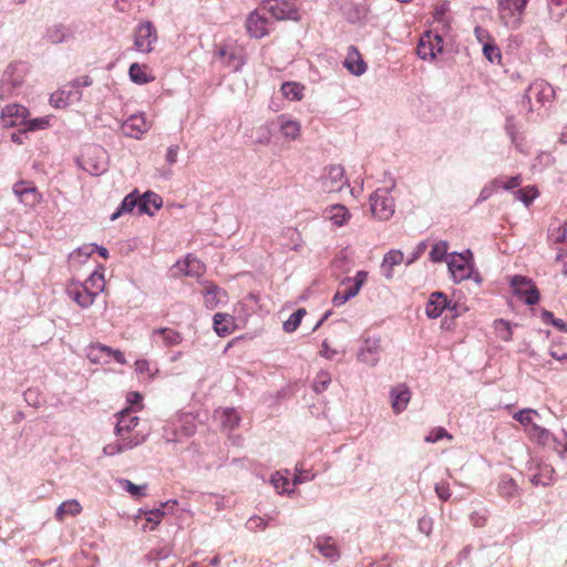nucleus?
<instances>
[{
  "mask_svg": "<svg viewBox=\"0 0 567 567\" xmlns=\"http://www.w3.org/2000/svg\"><path fill=\"white\" fill-rule=\"evenodd\" d=\"M135 368L138 372H148L150 371V363L147 360L141 359L135 362Z\"/></svg>",
  "mask_w": 567,
  "mask_h": 567,
  "instance_id": "nucleus-64",
  "label": "nucleus"
},
{
  "mask_svg": "<svg viewBox=\"0 0 567 567\" xmlns=\"http://www.w3.org/2000/svg\"><path fill=\"white\" fill-rule=\"evenodd\" d=\"M550 354L559 361L567 359V352L561 351L560 347L557 344L551 347Z\"/></svg>",
  "mask_w": 567,
  "mask_h": 567,
  "instance_id": "nucleus-62",
  "label": "nucleus"
},
{
  "mask_svg": "<svg viewBox=\"0 0 567 567\" xmlns=\"http://www.w3.org/2000/svg\"><path fill=\"white\" fill-rule=\"evenodd\" d=\"M442 439L452 440L453 436L444 427H435L429 433L425 441L429 443H435Z\"/></svg>",
  "mask_w": 567,
  "mask_h": 567,
  "instance_id": "nucleus-53",
  "label": "nucleus"
},
{
  "mask_svg": "<svg viewBox=\"0 0 567 567\" xmlns=\"http://www.w3.org/2000/svg\"><path fill=\"white\" fill-rule=\"evenodd\" d=\"M47 37L53 44L61 43L66 38V28L63 24H54L48 29Z\"/></svg>",
  "mask_w": 567,
  "mask_h": 567,
  "instance_id": "nucleus-45",
  "label": "nucleus"
},
{
  "mask_svg": "<svg viewBox=\"0 0 567 567\" xmlns=\"http://www.w3.org/2000/svg\"><path fill=\"white\" fill-rule=\"evenodd\" d=\"M177 505L176 499H169L161 503L158 508L144 512L145 520L153 524L151 529H154L162 522L165 516V509L173 511Z\"/></svg>",
  "mask_w": 567,
  "mask_h": 567,
  "instance_id": "nucleus-26",
  "label": "nucleus"
},
{
  "mask_svg": "<svg viewBox=\"0 0 567 567\" xmlns=\"http://www.w3.org/2000/svg\"><path fill=\"white\" fill-rule=\"evenodd\" d=\"M178 146L177 145H173V146H169L167 148V152H166V162L169 164V165H173L177 162V154H178Z\"/></svg>",
  "mask_w": 567,
  "mask_h": 567,
  "instance_id": "nucleus-59",
  "label": "nucleus"
},
{
  "mask_svg": "<svg viewBox=\"0 0 567 567\" xmlns=\"http://www.w3.org/2000/svg\"><path fill=\"white\" fill-rule=\"evenodd\" d=\"M130 79L136 84H146L155 80L154 74L145 64L133 63L128 70Z\"/></svg>",
  "mask_w": 567,
  "mask_h": 567,
  "instance_id": "nucleus-27",
  "label": "nucleus"
},
{
  "mask_svg": "<svg viewBox=\"0 0 567 567\" xmlns=\"http://www.w3.org/2000/svg\"><path fill=\"white\" fill-rule=\"evenodd\" d=\"M316 547L318 548L320 554L322 556H324L326 558H329V559L333 560L337 557H339L338 548H337L336 544L332 542L331 538H322V539L319 538L317 540Z\"/></svg>",
  "mask_w": 567,
  "mask_h": 567,
  "instance_id": "nucleus-37",
  "label": "nucleus"
},
{
  "mask_svg": "<svg viewBox=\"0 0 567 567\" xmlns=\"http://www.w3.org/2000/svg\"><path fill=\"white\" fill-rule=\"evenodd\" d=\"M498 492L506 498H512L517 495V485L513 478L503 477L498 484Z\"/></svg>",
  "mask_w": 567,
  "mask_h": 567,
  "instance_id": "nucleus-44",
  "label": "nucleus"
},
{
  "mask_svg": "<svg viewBox=\"0 0 567 567\" xmlns=\"http://www.w3.org/2000/svg\"><path fill=\"white\" fill-rule=\"evenodd\" d=\"M158 334L162 338L164 346L174 347L183 341V336L179 331L172 328H157L153 330V336Z\"/></svg>",
  "mask_w": 567,
  "mask_h": 567,
  "instance_id": "nucleus-32",
  "label": "nucleus"
},
{
  "mask_svg": "<svg viewBox=\"0 0 567 567\" xmlns=\"http://www.w3.org/2000/svg\"><path fill=\"white\" fill-rule=\"evenodd\" d=\"M301 482L302 480L297 475L295 476L292 483H290V481L282 476L280 473H277L271 477V483L278 493H291V486H295L296 484Z\"/></svg>",
  "mask_w": 567,
  "mask_h": 567,
  "instance_id": "nucleus-36",
  "label": "nucleus"
},
{
  "mask_svg": "<svg viewBox=\"0 0 567 567\" xmlns=\"http://www.w3.org/2000/svg\"><path fill=\"white\" fill-rule=\"evenodd\" d=\"M449 244L445 240L435 243L430 251V258L434 262H441L447 255Z\"/></svg>",
  "mask_w": 567,
  "mask_h": 567,
  "instance_id": "nucleus-47",
  "label": "nucleus"
},
{
  "mask_svg": "<svg viewBox=\"0 0 567 567\" xmlns=\"http://www.w3.org/2000/svg\"><path fill=\"white\" fill-rule=\"evenodd\" d=\"M123 488L130 493L132 496H135V497H143L145 496V489H146V485H136L134 483H132L131 481L128 480H123L121 482Z\"/></svg>",
  "mask_w": 567,
  "mask_h": 567,
  "instance_id": "nucleus-52",
  "label": "nucleus"
},
{
  "mask_svg": "<svg viewBox=\"0 0 567 567\" xmlns=\"http://www.w3.org/2000/svg\"><path fill=\"white\" fill-rule=\"evenodd\" d=\"M13 193L28 207H35L42 200V194L32 182L21 181L13 185Z\"/></svg>",
  "mask_w": 567,
  "mask_h": 567,
  "instance_id": "nucleus-11",
  "label": "nucleus"
},
{
  "mask_svg": "<svg viewBox=\"0 0 567 567\" xmlns=\"http://www.w3.org/2000/svg\"><path fill=\"white\" fill-rule=\"evenodd\" d=\"M72 92L65 89H60L51 94L50 103L55 109L65 107L71 101Z\"/></svg>",
  "mask_w": 567,
  "mask_h": 567,
  "instance_id": "nucleus-42",
  "label": "nucleus"
},
{
  "mask_svg": "<svg viewBox=\"0 0 567 567\" xmlns=\"http://www.w3.org/2000/svg\"><path fill=\"white\" fill-rule=\"evenodd\" d=\"M51 126V116H42L37 118H27L25 126L21 128V132L28 133V132H35L45 130Z\"/></svg>",
  "mask_w": 567,
  "mask_h": 567,
  "instance_id": "nucleus-38",
  "label": "nucleus"
},
{
  "mask_svg": "<svg viewBox=\"0 0 567 567\" xmlns=\"http://www.w3.org/2000/svg\"><path fill=\"white\" fill-rule=\"evenodd\" d=\"M163 205L161 196L153 192H146L142 197L138 198V213L154 215L155 210H158Z\"/></svg>",
  "mask_w": 567,
  "mask_h": 567,
  "instance_id": "nucleus-23",
  "label": "nucleus"
},
{
  "mask_svg": "<svg viewBox=\"0 0 567 567\" xmlns=\"http://www.w3.org/2000/svg\"><path fill=\"white\" fill-rule=\"evenodd\" d=\"M483 53L484 56L491 62V63H499L502 60V54L495 44L487 42L483 47Z\"/></svg>",
  "mask_w": 567,
  "mask_h": 567,
  "instance_id": "nucleus-49",
  "label": "nucleus"
},
{
  "mask_svg": "<svg viewBox=\"0 0 567 567\" xmlns=\"http://www.w3.org/2000/svg\"><path fill=\"white\" fill-rule=\"evenodd\" d=\"M412 398L411 390L404 383L393 386L390 391L391 408L395 414L403 412Z\"/></svg>",
  "mask_w": 567,
  "mask_h": 567,
  "instance_id": "nucleus-15",
  "label": "nucleus"
},
{
  "mask_svg": "<svg viewBox=\"0 0 567 567\" xmlns=\"http://www.w3.org/2000/svg\"><path fill=\"white\" fill-rule=\"evenodd\" d=\"M280 120V132L281 134L289 140H297L301 134V125L298 121L287 118L281 115Z\"/></svg>",
  "mask_w": 567,
  "mask_h": 567,
  "instance_id": "nucleus-31",
  "label": "nucleus"
},
{
  "mask_svg": "<svg viewBox=\"0 0 567 567\" xmlns=\"http://www.w3.org/2000/svg\"><path fill=\"white\" fill-rule=\"evenodd\" d=\"M513 292L524 299L527 305H535L539 300V291L532 279L525 276H514L511 280Z\"/></svg>",
  "mask_w": 567,
  "mask_h": 567,
  "instance_id": "nucleus-9",
  "label": "nucleus"
},
{
  "mask_svg": "<svg viewBox=\"0 0 567 567\" xmlns=\"http://www.w3.org/2000/svg\"><path fill=\"white\" fill-rule=\"evenodd\" d=\"M567 228L565 224H559L558 227L551 228L549 233V239L554 243H561L565 240Z\"/></svg>",
  "mask_w": 567,
  "mask_h": 567,
  "instance_id": "nucleus-54",
  "label": "nucleus"
},
{
  "mask_svg": "<svg viewBox=\"0 0 567 567\" xmlns=\"http://www.w3.org/2000/svg\"><path fill=\"white\" fill-rule=\"evenodd\" d=\"M181 272L188 277L198 278L206 271L205 265L193 255H188L183 261L177 264Z\"/></svg>",
  "mask_w": 567,
  "mask_h": 567,
  "instance_id": "nucleus-22",
  "label": "nucleus"
},
{
  "mask_svg": "<svg viewBox=\"0 0 567 567\" xmlns=\"http://www.w3.org/2000/svg\"><path fill=\"white\" fill-rule=\"evenodd\" d=\"M214 330L219 337H226L235 330V319L228 313L217 312L214 318Z\"/></svg>",
  "mask_w": 567,
  "mask_h": 567,
  "instance_id": "nucleus-24",
  "label": "nucleus"
},
{
  "mask_svg": "<svg viewBox=\"0 0 567 567\" xmlns=\"http://www.w3.org/2000/svg\"><path fill=\"white\" fill-rule=\"evenodd\" d=\"M70 298L81 308H87L93 305L95 295L89 290L83 284L71 285L68 289Z\"/></svg>",
  "mask_w": 567,
  "mask_h": 567,
  "instance_id": "nucleus-17",
  "label": "nucleus"
},
{
  "mask_svg": "<svg viewBox=\"0 0 567 567\" xmlns=\"http://www.w3.org/2000/svg\"><path fill=\"white\" fill-rule=\"evenodd\" d=\"M404 255L401 250H390L383 258V267L388 268L386 277H391V272L394 266L402 264Z\"/></svg>",
  "mask_w": 567,
  "mask_h": 567,
  "instance_id": "nucleus-41",
  "label": "nucleus"
},
{
  "mask_svg": "<svg viewBox=\"0 0 567 567\" xmlns=\"http://www.w3.org/2000/svg\"><path fill=\"white\" fill-rule=\"evenodd\" d=\"M348 184L344 177V168L341 165H330L327 168L324 186L329 192L341 190Z\"/></svg>",
  "mask_w": 567,
  "mask_h": 567,
  "instance_id": "nucleus-16",
  "label": "nucleus"
},
{
  "mask_svg": "<svg viewBox=\"0 0 567 567\" xmlns=\"http://www.w3.org/2000/svg\"><path fill=\"white\" fill-rule=\"evenodd\" d=\"M343 66L353 75H361L367 70V64L362 59L361 53L355 47L348 49L347 56L343 61Z\"/></svg>",
  "mask_w": 567,
  "mask_h": 567,
  "instance_id": "nucleus-18",
  "label": "nucleus"
},
{
  "mask_svg": "<svg viewBox=\"0 0 567 567\" xmlns=\"http://www.w3.org/2000/svg\"><path fill=\"white\" fill-rule=\"evenodd\" d=\"M493 184L498 188L513 189L522 184V177L520 175H516L507 178L506 181H503V178L499 177L494 179Z\"/></svg>",
  "mask_w": 567,
  "mask_h": 567,
  "instance_id": "nucleus-51",
  "label": "nucleus"
},
{
  "mask_svg": "<svg viewBox=\"0 0 567 567\" xmlns=\"http://www.w3.org/2000/svg\"><path fill=\"white\" fill-rule=\"evenodd\" d=\"M382 339L380 336H365L358 352V360L368 365H375L380 360L382 351Z\"/></svg>",
  "mask_w": 567,
  "mask_h": 567,
  "instance_id": "nucleus-8",
  "label": "nucleus"
},
{
  "mask_svg": "<svg viewBox=\"0 0 567 567\" xmlns=\"http://www.w3.org/2000/svg\"><path fill=\"white\" fill-rule=\"evenodd\" d=\"M326 214L327 217L338 227L346 225L351 217L348 208L340 204H336L327 208Z\"/></svg>",
  "mask_w": 567,
  "mask_h": 567,
  "instance_id": "nucleus-28",
  "label": "nucleus"
},
{
  "mask_svg": "<svg viewBox=\"0 0 567 567\" xmlns=\"http://www.w3.org/2000/svg\"><path fill=\"white\" fill-rule=\"evenodd\" d=\"M151 127L152 122L143 113L131 115L122 124L123 133L133 138H141Z\"/></svg>",
  "mask_w": 567,
  "mask_h": 567,
  "instance_id": "nucleus-12",
  "label": "nucleus"
},
{
  "mask_svg": "<svg viewBox=\"0 0 567 567\" xmlns=\"http://www.w3.org/2000/svg\"><path fill=\"white\" fill-rule=\"evenodd\" d=\"M138 424L140 419L133 415L132 409H125L117 414L115 434L120 439L130 441V439H132L135 433H141L140 431H136Z\"/></svg>",
  "mask_w": 567,
  "mask_h": 567,
  "instance_id": "nucleus-10",
  "label": "nucleus"
},
{
  "mask_svg": "<svg viewBox=\"0 0 567 567\" xmlns=\"http://www.w3.org/2000/svg\"><path fill=\"white\" fill-rule=\"evenodd\" d=\"M82 512V506L76 499L63 502L55 512V519L63 522L66 516H76Z\"/></svg>",
  "mask_w": 567,
  "mask_h": 567,
  "instance_id": "nucleus-29",
  "label": "nucleus"
},
{
  "mask_svg": "<svg viewBox=\"0 0 567 567\" xmlns=\"http://www.w3.org/2000/svg\"><path fill=\"white\" fill-rule=\"evenodd\" d=\"M472 252L470 250L465 254H452L447 261L449 270L455 282H462L468 279L473 271Z\"/></svg>",
  "mask_w": 567,
  "mask_h": 567,
  "instance_id": "nucleus-4",
  "label": "nucleus"
},
{
  "mask_svg": "<svg viewBox=\"0 0 567 567\" xmlns=\"http://www.w3.org/2000/svg\"><path fill=\"white\" fill-rule=\"evenodd\" d=\"M349 299H351V298L348 297L346 290H342V288L339 287V289L337 290V292L333 296V303L336 306H341V305H344Z\"/></svg>",
  "mask_w": 567,
  "mask_h": 567,
  "instance_id": "nucleus-58",
  "label": "nucleus"
},
{
  "mask_svg": "<svg viewBox=\"0 0 567 567\" xmlns=\"http://www.w3.org/2000/svg\"><path fill=\"white\" fill-rule=\"evenodd\" d=\"M204 303L208 309H215L221 301V297L226 296L217 285L210 281L203 282Z\"/></svg>",
  "mask_w": 567,
  "mask_h": 567,
  "instance_id": "nucleus-21",
  "label": "nucleus"
},
{
  "mask_svg": "<svg viewBox=\"0 0 567 567\" xmlns=\"http://www.w3.org/2000/svg\"><path fill=\"white\" fill-rule=\"evenodd\" d=\"M516 194L519 200L528 206L538 196V190L535 186H527L519 189Z\"/></svg>",
  "mask_w": 567,
  "mask_h": 567,
  "instance_id": "nucleus-50",
  "label": "nucleus"
},
{
  "mask_svg": "<svg viewBox=\"0 0 567 567\" xmlns=\"http://www.w3.org/2000/svg\"><path fill=\"white\" fill-rule=\"evenodd\" d=\"M249 524L251 528H260L264 529L267 526V522L262 517H251L249 519Z\"/></svg>",
  "mask_w": 567,
  "mask_h": 567,
  "instance_id": "nucleus-63",
  "label": "nucleus"
},
{
  "mask_svg": "<svg viewBox=\"0 0 567 567\" xmlns=\"http://www.w3.org/2000/svg\"><path fill=\"white\" fill-rule=\"evenodd\" d=\"M93 83L92 79L89 75H83L78 79H75L71 85L73 87H80V86H90Z\"/></svg>",
  "mask_w": 567,
  "mask_h": 567,
  "instance_id": "nucleus-60",
  "label": "nucleus"
},
{
  "mask_svg": "<svg viewBox=\"0 0 567 567\" xmlns=\"http://www.w3.org/2000/svg\"><path fill=\"white\" fill-rule=\"evenodd\" d=\"M240 416L234 409H226L221 413V424L227 429H235L239 425Z\"/></svg>",
  "mask_w": 567,
  "mask_h": 567,
  "instance_id": "nucleus-46",
  "label": "nucleus"
},
{
  "mask_svg": "<svg viewBox=\"0 0 567 567\" xmlns=\"http://www.w3.org/2000/svg\"><path fill=\"white\" fill-rule=\"evenodd\" d=\"M270 21L258 11L251 12L246 20V30L250 37L260 39L269 33Z\"/></svg>",
  "mask_w": 567,
  "mask_h": 567,
  "instance_id": "nucleus-14",
  "label": "nucleus"
},
{
  "mask_svg": "<svg viewBox=\"0 0 567 567\" xmlns=\"http://www.w3.org/2000/svg\"><path fill=\"white\" fill-rule=\"evenodd\" d=\"M449 3L447 2H443V3H440L435 7V10H434V19L436 21H443L444 19V16L446 14V12L449 11Z\"/></svg>",
  "mask_w": 567,
  "mask_h": 567,
  "instance_id": "nucleus-57",
  "label": "nucleus"
},
{
  "mask_svg": "<svg viewBox=\"0 0 567 567\" xmlns=\"http://www.w3.org/2000/svg\"><path fill=\"white\" fill-rule=\"evenodd\" d=\"M306 313H307L306 309H303V308H300L297 311H295L288 318V320H286L284 322V330L289 333L296 331L298 329V327L300 326L302 318L306 316Z\"/></svg>",
  "mask_w": 567,
  "mask_h": 567,
  "instance_id": "nucleus-43",
  "label": "nucleus"
},
{
  "mask_svg": "<svg viewBox=\"0 0 567 567\" xmlns=\"http://www.w3.org/2000/svg\"><path fill=\"white\" fill-rule=\"evenodd\" d=\"M89 290H92L95 296L102 292L105 288V279L102 272H93L90 278L83 284Z\"/></svg>",
  "mask_w": 567,
  "mask_h": 567,
  "instance_id": "nucleus-40",
  "label": "nucleus"
},
{
  "mask_svg": "<svg viewBox=\"0 0 567 567\" xmlns=\"http://www.w3.org/2000/svg\"><path fill=\"white\" fill-rule=\"evenodd\" d=\"M30 117L29 110L21 104L12 103L6 105L1 110L0 123L3 127H21L23 128L27 123V118Z\"/></svg>",
  "mask_w": 567,
  "mask_h": 567,
  "instance_id": "nucleus-5",
  "label": "nucleus"
},
{
  "mask_svg": "<svg viewBox=\"0 0 567 567\" xmlns=\"http://www.w3.org/2000/svg\"><path fill=\"white\" fill-rule=\"evenodd\" d=\"M450 308L447 297L443 292H433L426 303L425 312L429 318H439L443 311Z\"/></svg>",
  "mask_w": 567,
  "mask_h": 567,
  "instance_id": "nucleus-19",
  "label": "nucleus"
},
{
  "mask_svg": "<svg viewBox=\"0 0 567 567\" xmlns=\"http://www.w3.org/2000/svg\"><path fill=\"white\" fill-rule=\"evenodd\" d=\"M435 492L440 499L447 501L451 496L450 487L447 483H437L435 485Z\"/></svg>",
  "mask_w": 567,
  "mask_h": 567,
  "instance_id": "nucleus-56",
  "label": "nucleus"
},
{
  "mask_svg": "<svg viewBox=\"0 0 567 567\" xmlns=\"http://www.w3.org/2000/svg\"><path fill=\"white\" fill-rule=\"evenodd\" d=\"M498 16L501 21L511 29H517L522 23V16L528 0H498Z\"/></svg>",
  "mask_w": 567,
  "mask_h": 567,
  "instance_id": "nucleus-1",
  "label": "nucleus"
},
{
  "mask_svg": "<svg viewBox=\"0 0 567 567\" xmlns=\"http://www.w3.org/2000/svg\"><path fill=\"white\" fill-rule=\"evenodd\" d=\"M305 85L298 82H285L281 85L282 95L290 101H301L305 95Z\"/></svg>",
  "mask_w": 567,
  "mask_h": 567,
  "instance_id": "nucleus-33",
  "label": "nucleus"
},
{
  "mask_svg": "<svg viewBox=\"0 0 567 567\" xmlns=\"http://www.w3.org/2000/svg\"><path fill=\"white\" fill-rule=\"evenodd\" d=\"M368 279V272L358 271L353 278H346L341 281L340 288L346 290L348 297H355Z\"/></svg>",
  "mask_w": 567,
  "mask_h": 567,
  "instance_id": "nucleus-25",
  "label": "nucleus"
},
{
  "mask_svg": "<svg viewBox=\"0 0 567 567\" xmlns=\"http://www.w3.org/2000/svg\"><path fill=\"white\" fill-rule=\"evenodd\" d=\"M330 383H331L330 373L327 371H320L316 375L312 388L317 393H321L328 389Z\"/></svg>",
  "mask_w": 567,
  "mask_h": 567,
  "instance_id": "nucleus-48",
  "label": "nucleus"
},
{
  "mask_svg": "<svg viewBox=\"0 0 567 567\" xmlns=\"http://www.w3.org/2000/svg\"><path fill=\"white\" fill-rule=\"evenodd\" d=\"M157 41V32L152 22L145 21L137 25L134 32V47L138 52L150 53Z\"/></svg>",
  "mask_w": 567,
  "mask_h": 567,
  "instance_id": "nucleus-6",
  "label": "nucleus"
},
{
  "mask_svg": "<svg viewBox=\"0 0 567 567\" xmlns=\"http://www.w3.org/2000/svg\"><path fill=\"white\" fill-rule=\"evenodd\" d=\"M85 357L92 364H107L110 358H113L120 364L127 363L121 350L112 349L100 342L90 343L85 349Z\"/></svg>",
  "mask_w": 567,
  "mask_h": 567,
  "instance_id": "nucleus-2",
  "label": "nucleus"
},
{
  "mask_svg": "<svg viewBox=\"0 0 567 567\" xmlns=\"http://www.w3.org/2000/svg\"><path fill=\"white\" fill-rule=\"evenodd\" d=\"M495 329L497 330L499 337L503 340L508 341L512 339V331H511V327H509L508 322H506L504 320H496Z\"/></svg>",
  "mask_w": 567,
  "mask_h": 567,
  "instance_id": "nucleus-55",
  "label": "nucleus"
},
{
  "mask_svg": "<svg viewBox=\"0 0 567 567\" xmlns=\"http://www.w3.org/2000/svg\"><path fill=\"white\" fill-rule=\"evenodd\" d=\"M270 12L277 20H300V14L297 7L290 1H282L271 6Z\"/></svg>",
  "mask_w": 567,
  "mask_h": 567,
  "instance_id": "nucleus-20",
  "label": "nucleus"
},
{
  "mask_svg": "<svg viewBox=\"0 0 567 567\" xmlns=\"http://www.w3.org/2000/svg\"><path fill=\"white\" fill-rule=\"evenodd\" d=\"M370 205L372 214L381 220H388L394 214V200L386 188L377 189L370 196Z\"/></svg>",
  "mask_w": 567,
  "mask_h": 567,
  "instance_id": "nucleus-3",
  "label": "nucleus"
},
{
  "mask_svg": "<svg viewBox=\"0 0 567 567\" xmlns=\"http://www.w3.org/2000/svg\"><path fill=\"white\" fill-rule=\"evenodd\" d=\"M544 317L550 318L553 324L557 327L560 331H567V324L561 319H554L551 312L545 311Z\"/></svg>",
  "mask_w": 567,
  "mask_h": 567,
  "instance_id": "nucleus-61",
  "label": "nucleus"
},
{
  "mask_svg": "<svg viewBox=\"0 0 567 567\" xmlns=\"http://www.w3.org/2000/svg\"><path fill=\"white\" fill-rule=\"evenodd\" d=\"M443 51V39L440 34L433 31H426L420 39L416 48L417 55L423 59L433 60L439 53Z\"/></svg>",
  "mask_w": 567,
  "mask_h": 567,
  "instance_id": "nucleus-7",
  "label": "nucleus"
},
{
  "mask_svg": "<svg viewBox=\"0 0 567 567\" xmlns=\"http://www.w3.org/2000/svg\"><path fill=\"white\" fill-rule=\"evenodd\" d=\"M146 434L144 433H135L130 441H126L124 439H120L117 442L110 443L104 446L103 453L106 456H114L116 454H121L127 450H132L141 444H143L146 440Z\"/></svg>",
  "mask_w": 567,
  "mask_h": 567,
  "instance_id": "nucleus-13",
  "label": "nucleus"
},
{
  "mask_svg": "<svg viewBox=\"0 0 567 567\" xmlns=\"http://www.w3.org/2000/svg\"><path fill=\"white\" fill-rule=\"evenodd\" d=\"M555 471L551 465H539L537 473L533 474L530 482L533 485L547 486L554 482Z\"/></svg>",
  "mask_w": 567,
  "mask_h": 567,
  "instance_id": "nucleus-30",
  "label": "nucleus"
},
{
  "mask_svg": "<svg viewBox=\"0 0 567 567\" xmlns=\"http://www.w3.org/2000/svg\"><path fill=\"white\" fill-rule=\"evenodd\" d=\"M138 207V197L134 194H128L123 199L121 206L111 215V219L115 220L125 213H131L135 207Z\"/></svg>",
  "mask_w": 567,
  "mask_h": 567,
  "instance_id": "nucleus-39",
  "label": "nucleus"
},
{
  "mask_svg": "<svg viewBox=\"0 0 567 567\" xmlns=\"http://www.w3.org/2000/svg\"><path fill=\"white\" fill-rule=\"evenodd\" d=\"M534 416H538V412L533 409H523L518 412H516L513 415V419L519 422L524 429L525 432L528 434L532 426H536L537 424L534 422Z\"/></svg>",
  "mask_w": 567,
  "mask_h": 567,
  "instance_id": "nucleus-35",
  "label": "nucleus"
},
{
  "mask_svg": "<svg viewBox=\"0 0 567 567\" xmlns=\"http://www.w3.org/2000/svg\"><path fill=\"white\" fill-rule=\"evenodd\" d=\"M527 435L532 441L543 446H550L555 442L553 434L538 425L532 426Z\"/></svg>",
  "mask_w": 567,
  "mask_h": 567,
  "instance_id": "nucleus-34",
  "label": "nucleus"
}]
</instances>
